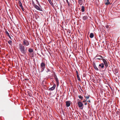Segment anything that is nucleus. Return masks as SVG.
<instances>
[{"mask_svg":"<svg viewBox=\"0 0 120 120\" xmlns=\"http://www.w3.org/2000/svg\"><path fill=\"white\" fill-rule=\"evenodd\" d=\"M28 51L30 53H29V54L30 55H31V56L33 57L34 56V54L33 53H31L33 52V49L31 48H30L28 49Z\"/></svg>","mask_w":120,"mask_h":120,"instance_id":"nucleus-5","label":"nucleus"},{"mask_svg":"<svg viewBox=\"0 0 120 120\" xmlns=\"http://www.w3.org/2000/svg\"><path fill=\"white\" fill-rule=\"evenodd\" d=\"M88 101L89 102H90V100H89V101H87V102Z\"/></svg>","mask_w":120,"mask_h":120,"instance_id":"nucleus-34","label":"nucleus"},{"mask_svg":"<svg viewBox=\"0 0 120 120\" xmlns=\"http://www.w3.org/2000/svg\"><path fill=\"white\" fill-rule=\"evenodd\" d=\"M56 86L55 84H54L52 87L49 88V90H53L55 89Z\"/></svg>","mask_w":120,"mask_h":120,"instance_id":"nucleus-12","label":"nucleus"},{"mask_svg":"<svg viewBox=\"0 0 120 120\" xmlns=\"http://www.w3.org/2000/svg\"><path fill=\"white\" fill-rule=\"evenodd\" d=\"M78 3L80 5H81L82 4V0H78Z\"/></svg>","mask_w":120,"mask_h":120,"instance_id":"nucleus-16","label":"nucleus"},{"mask_svg":"<svg viewBox=\"0 0 120 120\" xmlns=\"http://www.w3.org/2000/svg\"><path fill=\"white\" fill-rule=\"evenodd\" d=\"M66 0V2L67 3L68 5H69L70 4V3H69L68 0Z\"/></svg>","mask_w":120,"mask_h":120,"instance_id":"nucleus-28","label":"nucleus"},{"mask_svg":"<svg viewBox=\"0 0 120 120\" xmlns=\"http://www.w3.org/2000/svg\"><path fill=\"white\" fill-rule=\"evenodd\" d=\"M48 0L49 3L51 4H52V2L51 0Z\"/></svg>","mask_w":120,"mask_h":120,"instance_id":"nucleus-25","label":"nucleus"},{"mask_svg":"<svg viewBox=\"0 0 120 120\" xmlns=\"http://www.w3.org/2000/svg\"><path fill=\"white\" fill-rule=\"evenodd\" d=\"M78 97L79 98L81 99L82 100L83 98V97L81 96V95H79Z\"/></svg>","mask_w":120,"mask_h":120,"instance_id":"nucleus-22","label":"nucleus"},{"mask_svg":"<svg viewBox=\"0 0 120 120\" xmlns=\"http://www.w3.org/2000/svg\"><path fill=\"white\" fill-rule=\"evenodd\" d=\"M77 78L78 79V80L79 81H80V77H79V76H77Z\"/></svg>","mask_w":120,"mask_h":120,"instance_id":"nucleus-24","label":"nucleus"},{"mask_svg":"<svg viewBox=\"0 0 120 120\" xmlns=\"http://www.w3.org/2000/svg\"><path fill=\"white\" fill-rule=\"evenodd\" d=\"M8 42L9 44L11 45L12 42V41H11L10 40L8 41Z\"/></svg>","mask_w":120,"mask_h":120,"instance_id":"nucleus-21","label":"nucleus"},{"mask_svg":"<svg viewBox=\"0 0 120 120\" xmlns=\"http://www.w3.org/2000/svg\"><path fill=\"white\" fill-rule=\"evenodd\" d=\"M77 104L80 109L82 110L83 109V104L80 101H78L77 103Z\"/></svg>","mask_w":120,"mask_h":120,"instance_id":"nucleus-4","label":"nucleus"},{"mask_svg":"<svg viewBox=\"0 0 120 120\" xmlns=\"http://www.w3.org/2000/svg\"><path fill=\"white\" fill-rule=\"evenodd\" d=\"M102 60L105 66L106 67H108V64L106 60L102 58Z\"/></svg>","mask_w":120,"mask_h":120,"instance_id":"nucleus-6","label":"nucleus"},{"mask_svg":"<svg viewBox=\"0 0 120 120\" xmlns=\"http://www.w3.org/2000/svg\"><path fill=\"white\" fill-rule=\"evenodd\" d=\"M105 4L106 5H108L109 4L110 2L109 0H105Z\"/></svg>","mask_w":120,"mask_h":120,"instance_id":"nucleus-14","label":"nucleus"},{"mask_svg":"<svg viewBox=\"0 0 120 120\" xmlns=\"http://www.w3.org/2000/svg\"><path fill=\"white\" fill-rule=\"evenodd\" d=\"M103 42V43H104V41H103V42Z\"/></svg>","mask_w":120,"mask_h":120,"instance_id":"nucleus-35","label":"nucleus"},{"mask_svg":"<svg viewBox=\"0 0 120 120\" xmlns=\"http://www.w3.org/2000/svg\"><path fill=\"white\" fill-rule=\"evenodd\" d=\"M94 37V34L93 33H91L90 34V37L91 38H92Z\"/></svg>","mask_w":120,"mask_h":120,"instance_id":"nucleus-19","label":"nucleus"},{"mask_svg":"<svg viewBox=\"0 0 120 120\" xmlns=\"http://www.w3.org/2000/svg\"><path fill=\"white\" fill-rule=\"evenodd\" d=\"M76 72L77 75V76H79L78 71H76Z\"/></svg>","mask_w":120,"mask_h":120,"instance_id":"nucleus-26","label":"nucleus"},{"mask_svg":"<svg viewBox=\"0 0 120 120\" xmlns=\"http://www.w3.org/2000/svg\"><path fill=\"white\" fill-rule=\"evenodd\" d=\"M89 97L90 96L89 95H88L87 96H85V98H86V99H88L89 98Z\"/></svg>","mask_w":120,"mask_h":120,"instance_id":"nucleus-23","label":"nucleus"},{"mask_svg":"<svg viewBox=\"0 0 120 120\" xmlns=\"http://www.w3.org/2000/svg\"><path fill=\"white\" fill-rule=\"evenodd\" d=\"M93 66L94 68L95 69V70H99L98 69V68L97 66H96L95 64V63H93Z\"/></svg>","mask_w":120,"mask_h":120,"instance_id":"nucleus-13","label":"nucleus"},{"mask_svg":"<svg viewBox=\"0 0 120 120\" xmlns=\"http://www.w3.org/2000/svg\"><path fill=\"white\" fill-rule=\"evenodd\" d=\"M102 60L105 66L106 67H108V64L106 60L102 58Z\"/></svg>","mask_w":120,"mask_h":120,"instance_id":"nucleus-7","label":"nucleus"},{"mask_svg":"<svg viewBox=\"0 0 120 120\" xmlns=\"http://www.w3.org/2000/svg\"><path fill=\"white\" fill-rule=\"evenodd\" d=\"M49 71H50V70L49 69H47V71L46 72H48Z\"/></svg>","mask_w":120,"mask_h":120,"instance_id":"nucleus-30","label":"nucleus"},{"mask_svg":"<svg viewBox=\"0 0 120 120\" xmlns=\"http://www.w3.org/2000/svg\"><path fill=\"white\" fill-rule=\"evenodd\" d=\"M102 58H103L101 56H99L96 59L99 60H102Z\"/></svg>","mask_w":120,"mask_h":120,"instance_id":"nucleus-20","label":"nucleus"},{"mask_svg":"<svg viewBox=\"0 0 120 120\" xmlns=\"http://www.w3.org/2000/svg\"><path fill=\"white\" fill-rule=\"evenodd\" d=\"M86 100H84L83 101V102H86Z\"/></svg>","mask_w":120,"mask_h":120,"instance_id":"nucleus-31","label":"nucleus"},{"mask_svg":"<svg viewBox=\"0 0 120 120\" xmlns=\"http://www.w3.org/2000/svg\"><path fill=\"white\" fill-rule=\"evenodd\" d=\"M5 33L7 35V36L9 37V38L11 39V38L10 35L9 33L7 31H5Z\"/></svg>","mask_w":120,"mask_h":120,"instance_id":"nucleus-15","label":"nucleus"},{"mask_svg":"<svg viewBox=\"0 0 120 120\" xmlns=\"http://www.w3.org/2000/svg\"><path fill=\"white\" fill-rule=\"evenodd\" d=\"M105 27L107 28L108 27V26H105Z\"/></svg>","mask_w":120,"mask_h":120,"instance_id":"nucleus-32","label":"nucleus"},{"mask_svg":"<svg viewBox=\"0 0 120 120\" xmlns=\"http://www.w3.org/2000/svg\"><path fill=\"white\" fill-rule=\"evenodd\" d=\"M45 67V64L43 63H42L41 64V72H42L44 71Z\"/></svg>","mask_w":120,"mask_h":120,"instance_id":"nucleus-3","label":"nucleus"},{"mask_svg":"<svg viewBox=\"0 0 120 120\" xmlns=\"http://www.w3.org/2000/svg\"><path fill=\"white\" fill-rule=\"evenodd\" d=\"M34 7L37 10L42 11V9L37 5H35L34 6Z\"/></svg>","mask_w":120,"mask_h":120,"instance_id":"nucleus-10","label":"nucleus"},{"mask_svg":"<svg viewBox=\"0 0 120 120\" xmlns=\"http://www.w3.org/2000/svg\"><path fill=\"white\" fill-rule=\"evenodd\" d=\"M59 82H56L57 85V86H58L59 85Z\"/></svg>","mask_w":120,"mask_h":120,"instance_id":"nucleus-29","label":"nucleus"},{"mask_svg":"<svg viewBox=\"0 0 120 120\" xmlns=\"http://www.w3.org/2000/svg\"><path fill=\"white\" fill-rule=\"evenodd\" d=\"M81 10L82 11V12H83L85 11V8L83 6H82V7L81 9Z\"/></svg>","mask_w":120,"mask_h":120,"instance_id":"nucleus-17","label":"nucleus"},{"mask_svg":"<svg viewBox=\"0 0 120 120\" xmlns=\"http://www.w3.org/2000/svg\"><path fill=\"white\" fill-rule=\"evenodd\" d=\"M87 104V103H85V105H86Z\"/></svg>","mask_w":120,"mask_h":120,"instance_id":"nucleus-33","label":"nucleus"},{"mask_svg":"<svg viewBox=\"0 0 120 120\" xmlns=\"http://www.w3.org/2000/svg\"><path fill=\"white\" fill-rule=\"evenodd\" d=\"M88 17L87 16H84L83 17V19L84 20H86L88 19Z\"/></svg>","mask_w":120,"mask_h":120,"instance_id":"nucleus-18","label":"nucleus"},{"mask_svg":"<svg viewBox=\"0 0 120 120\" xmlns=\"http://www.w3.org/2000/svg\"><path fill=\"white\" fill-rule=\"evenodd\" d=\"M66 107H69L71 105V102L70 101H66L65 102Z\"/></svg>","mask_w":120,"mask_h":120,"instance_id":"nucleus-9","label":"nucleus"},{"mask_svg":"<svg viewBox=\"0 0 120 120\" xmlns=\"http://www.w3.org/2000/svg\"><path fill=\"white\" fill-rule=\"evenodd\" d=\"M19 48L20 51L24 54H25L26 53L27 50V48L24 45H23L22 44H19Z\"/></svg>","mask_w":120,"mask_h":120,"instance_id":"nucleus-1","label":"nucleus"},{"mask_svg":"<svg viewBox=\"0 0 120 120\" xmlns=\"http://www.w3.org/2000/svg\"><path fill=\"white\" fill-rule=\"evenodd\" d=\"M104 64L102 63L98 65V67L99 69H101V68H104Z\"/></svg>","mask_w":120,"mask_h":120,"instance_id":"nucleus-8","label":"nucleus"},{"mask_svg":"<svg viewBox=\"0 0 120 120\" xmlns=\"http://www.w3.org/2000/svg\"><path fill=\"white\" fill-rule=\"evenodd\" d=\"M22 45H24L26 47L30 45V43L28 41L24 39V40L22 43Z\"/></svg>","mask_w":120,"mask_h":120,"instance_id":"nucleus-2","label":"nucleus"},{"mask_svg":"<svg viewBox=\"0 0 120 120\" xmlns=\"http://www.w3.org/2000/svg\"><path fill=\"white\" fill-rule=\"evenodd\" d=\"M55 79L56 81V82H59L58 79L57 78H55Z\"/></svg>","mask_w":120,"mask_h":120,"instance_id":"nucleus-27","label":"nucleus"},{"mask_svg":"<svg viewBox=\"0 0 120 120\" xmlns=\"http://www.w3.org/2000/svg\"><path fill=\"white\" fill-rule=\"evenodd\" d=\"M19 6L21 7L22 10L23 11H24V8L23 7L22 5V4L21 1H20L19 2Z\"/></svg>","mask_w":120,"mask_h":120,"instance_id":"nucleus-11","label":"nucleus"}]
</instances>
